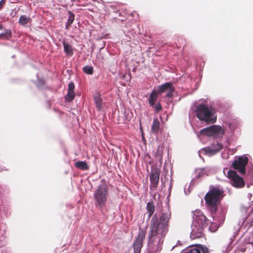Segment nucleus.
Here are the masks:
<instances>
[{
  "instance_id": "obj_1",
  "label": "nucleus",
  "mask_w": 253,
  "mask_h": 253,
  "mask_svg": "<svg viewBox=\"0 0 253 253\" xmlns=\"http://www.w3.org/2000/svg\"><path fill=\"white\" fill-rule=\"evenodd\" d=\"M171 217L169 211L162 212L159 218L154 214L151 220L150 232L148 235L149 243H160L168 231L169 222Z\"/></svg>"
},
{
  "instance_id": "obj_2",
  "label": "nucleus",
  "mask_w": 253,
  "mask_h": 253,
  "mask_svg": "<svg viewBox=\"0 0 253 253\" xmlns=\"http://www.w3.org/2000/svg\"><path fill=\"white\" fill-rule=\"evenodd\" d=\"M224 197L223 189L219 186H211L206 193L204 199L207 210L210 212L212 217L217 212L220 202Z\"/></svg>"
},
{
  "instance_id": "obj_3",
  "label": "nucleus",
  "mask_w": 253,
  "mask_h": 253,
  "mask_svg": "<svg viewBox=\"0 0 253 253\" xmlns=\"http://www.w3.org/2000/svg\"><path fill=\"white\" fill-rule=\"evenodd\" d=\"M193 227L190 234L192 239H196L203 237V229L209 224V220L203 212L199 210L193 212Z\"/></svg>"
},
{
  "instance_id": "obj_4",
  "label": "nucleus",
  "mask_w": 253,
  "mask_h": 253,
  "mask_svg": "<svg viewBox=\"0 0 253 253\" xmlns=\"http://www.w3.org/2000/svg\"><path fill=\"white\" fill-rule=\"evenodd\" d=\"M196 116L201 121L207 124H213L216 121L215 109L211 106L201 104L196 110Z\"/></svg>"
},
{
  "instance_id": "obj_5",
  "label": "nucleus",
  "mask_w": 253,
  "mask_h": 253,
  "mask_svg": "<svg viewBox=\"0 0 253 253\" xmlns=\"http://www.w3.org/2000/svg\"><path fill=\"white\" fill-rule=\"evenodd\" d=\"M109 196V186L106 181L102 179L94 193L95 206L102 209L106 204Z\"/></svg>"
},
{
  "instance_id": "obj_6",
  "label": "nucleus",
  "mask_w": 253,
  "mask_h": 253,
  "mask_svg": "<svg viewBox=\"0 0 253 253\" xmlns=\"http://www.w3.org/2000/svg\"><path fill=\"white\" fill-rule=\"evenodd\" d=\"M225 133L224 128L218 125H212L200 130L199 133L201 135L208 136H213L214 137H222Z\"/></svg>"
},
{
  "instance_id": "obj_7",
  "label": "nucleus",
  "mask_w": 253,
  "mask_h": 253,
  "mask_svg": "<svg viewBox=\"0 0 253 253\" xmlns=\"http://www.w3.org/2000/svg\"><path fill=\"white\" fill-rule=\"evenodd\" d=\"M160 170L157 167H152L149 175L151 191H156L159 182Z\"/></svg>"
},
{
  "instance_id": "obj_8",
  "label": "nucleus",
  "mask_w": 253,
  "mask_h": 253,
  "mask_svg": "<svg viewBox=\"0 0 253 253\" xmlns=\"http://www.w3.org/2000/svg\"><path fill=\"white\" fill-rule=\"evenodd\" d=\"M145 235L146 230L139 228L138 236L134 240L132 245L133 253H140L141 248L143 247V241L145 238Z\"/></svg>"
},
{
  "instance_id": "obj_9",
  "label": "nucleus",
  "mask_w": 253,
  "mask_h": 253,
  "mask_svg": "<svg viewBox=\"0 0 253 253\" xmlns=\"http://www.w3.org/2000/svg\"><path fill=\"white\" fill-rule=\"evenodd\" d=\"M248 161V158L246 156L240 157L234 160L232 165L233 168L237 170L241 174H245Z\"/></svg>"
},
{
  "instance_id": "obj_10",
  "label": "nucleus",
  "mask_w": 253,
  "mask_h": 253,
  "mask_svg": "<svg viewBox=\"0 0 253 253\" xmlns=\"http://www.w3.org/2000/svg\"><path fill=\"white\" fill-rule=\"evenodd\" d=\"M227 177L231 179L234 187L241 188L245 185L244 179L234 170H229L227 172Z\"/></svg>"
},
{
  "instance_id": "obj_11",
  "label": "nucleus",
  "mask_w": 253,
  "mask_h": 253,
  "mask_svg": "<svg viewBox=\"0 0 253 253\" xmlns=\"http://www.w3.org/2000/svg\"><path fill=\"white\" fill-rule=\"evenodd\" d=\"M158 94L156 90H153L150 94L148 100L149 106L154 109L155 113H158L163 109L162 106L160 102L155 104L158 97Z\"/></svg>"
},
{
  "instance_id": "obj_12",
  "label": "nucleus",
  "mask_w": 253,
  "mask_h": 253,
  "mask_svg": "<svg viewBox=\"0 0 253 253\" xmlns=\"http://www.w3.org/2000/svg\"><path fill=\"white\" fill-rule=\"evenodd\" d=\"M174 91V87L170 82H167L158 86V90L157 91L159 94H161L167 91L166 97H172Z\"/></svg>"
},
{
  "instance_id": "obj_13",
  "label": "nucleus",
  "mask_w": 253,
  "mask_h": 253,
  "mask_svg": "<svg viewBox=\"0 0 253 253\" xmlns=\"http://www.w3.org/2000/svg\"><path fill=\"white\" fill-rule=\"evenodd\" d=\"M75 85L72 82L68 84V91L65 96V99L68 102L72 101L75 98V94L74 92Z\"/></svg>"
},
{
  "instance_id": "obj_14",
  "label": "nucleus",
  "mask_w": 253,
  "mask_h": 253,
  "mask_svg": "<svg viewBox=\"0 0 253 253\" xmlns=\"http://www.w3.org/2000/svg\"><path fill=\"white\" fill-rule=\"evenodd\" d=\"M185 253H210L209 249L202 245H196V247L188 250Z\"/></svg>"
},
{
  "instance_id": "obj_15",
  "label": "nucleus",
  "mask_w": 253,
  "mask_h": 253,
  "mask_svg": "<svg viewBox=\"0 0 253 253\" xmlns=\"http://www.w3.org/2000/svg\"><path fill=\"white\" fill-rule=\"evenodd\" d=\"M223 148V145L221 143H217L214 147L206 148L207 152L211 155L216 154Z\"/></svg>"
},
{
  "instance_id": "obj_16",
  "label": "nucleus",
  "mask_w": 253,
  "mask_h": 253,
  "mask_svg": "<svg viewBox=\"0 0 253 253\" xmlns=\"http://www.w3.org/2000/svg\"><path fill=\"white\" fill-rule=\"evenodd\" d=\"M160 123L157 118L154 119L153 124L151 127V131L155 134L158 133L160 129Z\"/></svg>"
},
{
  "instance_id": "obj_17",
  "label": "nucleus",
  "mask_w": 253,
  "mask_h": 253,
  "mask_svg": "<svg viewBox=\"0 0 253 253\" xmlns=\"http://www.w3.org/2000/svg\"><path fill=\"white\" fill-rule=\"evenodd\" d=\"M146 209L148 213V218H150L153 214L155 210L153 202H149L147 203Z\"/></svg>"
},
{
  "instance_id": "obj_18",
  "label": "nucleus",
  "mask_w": 253,
  "mask_h": 253,
  "mask_svg": "<svg viewBox=\"0 0 253 253\" xmlns=\"http://www.w3.org/2000/svg\"><path fill=\"white\" fill-rule=\"evenodd\" d=\"M63 44L65 53L70 56H72L73 54L72 46L70 44L67 43L65 41L63 42Z\"/></svg>"
},
{
  "instance_id": "obj_19",
  "label": "nucleus",
  "mask_w": 253,
  "mask_h": 253,
  "mask_svg": "<svg viewBox=\"0 0 253 253\" xmlns=\"http://www.w3.org/2000/svg\"><path fill=\"white\" fill-rule=\"evenodd\" d=\"M75 167L83 170H87L89 167L85 161H78L75 164Z\"/></svg>"
},
{
  "instance_id": "obj_20",
  "label": "nucleus",
  "mask_w": 253,
  "mask_h": 253,
  "mask_svg": "<svg viewBox=\"0 0 253 253\" xmlns=\"http://www.w3.org/2000/svg\"><path fill=\"white\" fill-rule=\"evenodd\" d=\"M69 17L67 22L66 24V29H68L70 26H71L72 24L75 19V14L71 11H68Z\"/></svg>"
},
{
  "instance_id": "obj_21",
  "label": "nucleus",
  "mask_w": 253,
  "mask_h": 253,
  "mask_svg": "<svg viewBox=\"0 0 253 253\" xmlns=\"http://www.w3.org/2000/svg\"><path fill=\"white\" fill-rule=\"evenodd\" d=\"M93 99L95 103L96 107L99 110H100L102 107V100L101 98L100 95L98 94L96 96H95Z\"/></svg>"
},
{
  "instance_id": "obj_22",
  "label": "nucleus",
  "mask_w": 253,
  "mask_h": 253,
  "mask_svg": "<svg viewBox=\"0 0 253 253\" xmlns=\"http://www.w3.org/2000/svg\"><path fill=\"white\" fill-rule=\"evenodd\" d=\"M30 20V17H28L25 15H21L19 19V22L21 25H25L29 22Z\"/></svg>"
},
{
  "instance_id": "obj_23",
  "label": "nucleus",
  "mask_w": 253,
  "mask_h": 253,
  "mask_svg": "<svg viewBox=\"0 0 253 253\" xmlns=\"http://www.w3.org/2000/svg\"><path fill=\"white\" fill-rule=\"evenodd\" d=\"M83 71L88 75H92L93 73V68L92 66H85L83 68Z\"/></svg>"
},
{
  "instance_id": "obj_24",
  "label": "nucleus",
  "mask_w": 253,
  "mask_h": 253,
  "mask_svg": "<svg viewBox=\"0 0 253 253\" xmlns=\"http://www.w3.org/2000/svg\"><path fill=\"white\" fill-rule=\"evenodd\" d=\"M11 32L10 31H6L4 33H2L0 34V39L5 40L7 39L8 37H11Z\"/></svg>"
},
{
  "instance_id": "obj_25",
  "label": "nucleus",
  "mask_w": 253,
  "mask_h": 253,
  "mask_svg": "<svg viewBox=\"0 0 253 253\" xmlns=\"http://www.w3.org/2000/svg\"><path fill=\"white\" fill-rule=\"evenodd\" d=\"M5 1L4 0H1L0 1V9H1L3 5L4 4Z\"/></svg>"
},
{
  "instance_id": "obj_26",
  "label": "nucleus",
  "mask_w": 253,
  "mask_h": 253,
  "mask_svg": "<svg viewBox=\"0 0 253 253\" xmlns=\"http://www.w3.org/2000/svg\"><path fill=\"white\" fill-rule=\"evenodd\" d=\"M156 154H158V155H159V157H160V159H162V153L160 152V150H158L156 152Z\"/></svg>"
},
{
  "instance_id": "obj_27",
  "label": "nucleus",
  "mask_w": 253,
  "mask_h": 253,
  "mask_svg": "<svg viewBox=\"0 0 253 253\" xmlns=\"http://www.w3.org/2000/svg\"><path fill=\"white\" fill-rule=\"evenodd\" d=\"M2 26L1 24H0V29H2Z\"/></svg>"
}]
</instances>
